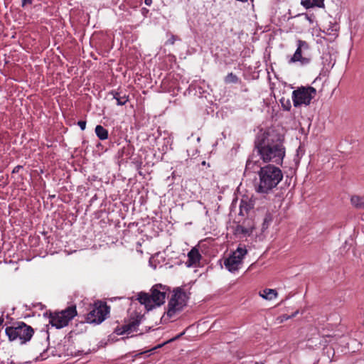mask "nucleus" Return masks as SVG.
<instances>
[{"label": "nucleus", "instance_id": "f257e3e1", "mask_svg": "<svg viewBox=\"0 0 364 364\" xmlns=\"http://www.w3.org/2000/svg\"><path fill=\"white\" fill-rule=\"evenodd\" d=\"M284 136L273 129L261 131L255 142V151L264 163L282 164L285 156Z\"/></svg>", "mask_w": 364, "mask_h": 364}, {"label": "nucleus", "instance_id": "f03ea898", "mask_svg": "<svg viewBox=\"0 0 364 364\" xmlns=\"http://www.w3.org/2000/svg\"><path fill=\"white\" fill-rule=\"evenodd\" d=\"M259 181L255 185L258 193L268 194L283 178L282 170L274 165H266L258 171Z\"/></svg>", "mask_w": 364, "mask_h": 364}, {"label": "nucleus", "instance_id": "7ed1b4c3", "mask_svg": "<svg viewBox=\"0 0 364 364\" xmlns=\"http://www.w3.org/2000/svg\"><path fill=\"white\" fill-rule=\"evenodd\" d=\"M167 291L166 286L156 284L151 288L150 294L145 292L139 293L137 300L149 311L165 302Z\"/></svg>", "mask_w": 364, "mask_h": 364}, {"label": "nucleus", "instance_id": "20e7f679", "mask_svg": "<svg viewBox=\"0 0 364 364\" xmlns=\"http://www.w3.org/2000/svg\"><path fill=\"white\" fill-rule=\"evenodd\" d=\"M311 48L309 44L303 40L296 41V49L294 53L288 58V63H299L301 66H305L311 61Z\"/></svg>", "mask_w": 364, "mask_h": 364}, {"label": "nucleus", "instance_id": "39448f33", "mask_svg": "<svg viewBox=\"0 0 364 364\" xmlns=\"http://www.w3.org/2000/svg\"><path fill=\"white\" fill-rule=\"evenodd\" d=\"M6 333L10 341L19 340L21 343H25L31 340L33 334V328L21 322L6 328Z\"/></svg>", "mask_w": 364, "mask_h": 364}, {"label": "nucleus", "instance_id": "423d86ee", "mask_svg": "<svg viewBox=\"0 0 364 364\" xmlns=\"http://www.w3.org/2000/svg\"><path fill=\"white\" fill-rule=\"evenodd\" d=\"M187 299L186 294L181 289H178L173 291V294L168 304L166 316L169 318H173L186 305Z\"/></svg>", "mask_w": 364, "mask_h": 364}, {"label": "nucleus", "instance_id": "0eeeda50", "mask_svg": "<svg viewBox=\"0 0 364 364\" xmlns=\"http://www.w3.org/2000/svg\"><path fill=\"white\" fill-rule=\"evenodd\" d=\"M316 95V90L311 86L298 87L292 92V101L295 107L309 105Z\"/></svg>", "mask_w": 364, "mask_h": 364}, {"label": "nucleus", "instance_id": "6e6552de", "mask_svg": "<svg viewBox=\"0 0 364 364\" xmlns=\"http://www.w3.org/2000/svg\"><path fill=\"white\" fill-rule=\"evenodd\" d=\"M109 314V307L102 301H97L87 314L86 321L89 323L100 324L107 318Z\"/></svg>", "mask_w": 364, "mask_h": 364}, {"label": "nucleus", "instance_id": "1a4fd4ad", "mask_svg": "<svg viewBox=\"0 0 364 364\" xmlns=\"http://www.w3.org/2000/svg\"><path fill=\"white\" fill-rule=\"evenodd\" d=\"M247 250L244 246H239L231 255L225 259L224 265L230 272H236L241 267L242 260L247 255Z\"/></svg>", "mask_w": 364, "mask_h": 364}, {"label": "nucleus", "instance_id": "9d476101", "mask_svg": "<svg viewBox=\"0 0 364 364\" xmlns=\"http://www.w3.org/2000/svg\"><path fill=\"white\" fill-rule=\"evenodd\" d=\"M77 314V311L75 306H69L60 312L55 313L50 316V323L56 327L61 328L66 326L69 321L73 318Z\"/></svg>", "mask_w": 364, "mask_h": 364}, {"label": "nucleus", "instance_id": "9b49d317", "mask_svg": "<svg viewBox=\"0 0 364 364\" xmlns=\"http://www.w3.org/2000/svg\"><path fill=\"white\" fill-rule=\"evenodd\" d=\"M339 26L336 23L329 21L322 32L329 36L330 41H333L338 36Z\"/></svg>", "mask_w": 364, "mask_h": 364}, {"label": "nucleus", "instance_id": "f8f14e48", "mask_svg": "<svg viewBox=\"0 0 364 364\" xmlns=\"http://www.w3.org/2000/svg\"><path fill=\"white\" fill-rule=\"evenodd\" d=\"M139 322L137 320L132 321L127 324H125L122 326V331L120 328L116 330V333L118 335H122L124 333H132L136 331L137 328L139 326Z\"/></svg>", "mask_w": 364, "mask_h": 364}, {"label": "nucleus", "instance_id": "ddd939ff", "mask_svg": "<svg viewBox=\"0 0 364 364\" xmlns=\"http://www.w3.org/2000/svg\"><path fill=\"white\" fill-rule=\"evenodd\" d=\"M188 266L196 265L200 260L201 255L196 248H193L188 254Z\"/></svg>", "mask_w": 364, "mask_h": 364}, {"label": "nucleus", "instance_id": "4468645a", "mask_svg": "<svg viewBox=\"0 0 364 364\" xmlns=\"http://www.w3.org/2000/svg\"><path fill=\"white\" fill-rule=\"evenodd\" d=\"M259 295L266 300H273L278 296L277 291L272 289H265L259 292Z\"/></svg>", "mask_w": 364, "mask_h": 364}, {"label": "nucleus", "instance_id": "2eb2a0df", "mask_svg": "<svg viewBox=\"0 0 364 364\" xmlns=\"http://www.w3.org/2000/svg\"><path fill=\"white\" fill-rule=\"evenodd\" d=\"M301 4L306 9L314 6L323 8L324 6V0H301Z\"/></svg>", "mask_w": 364, "mask_h": 364}, {"label": "nucleus", "instance_id": "dca6fc26", "mask_svg": "<svg viewBox=\"0 0 364 364\" xmlns=\"http://www.w3.org/2000/svg\"><path fill=\"white\" fill-rule=\"evenodd\" d=\"M112 95H113L114 99H115L117 101V105H124L129 100V96L125 94L123 95H121V94L119 92H112Z\"/></svg>", "mask_w": 364, "mask_h": 364}, {"label": "nucleus", "instance_id": "f3484780", "mask_svg": "<svg viewBox=\"0 0 364 364\" xmlns=\"http://www.w3.org/2000/svg\"><path fill=\"white\" fill-rule=\"evenodd\" d=\"M95 133L97 137L101 140H105L108 138V131L101 125H97Z\"/></svg>", "mask_w": 364, "mask_h": 364}, {"label": "nucleus", "instance_id": "a211bd4d", "mask_svg": "<svg viewBox=\"0 0 364 364\" xmlns=\"http://www.w3.org/2000/svg\"><path fill=\"white\" fill-rule=\"evenodd\" d=\"M353 206L358 209L364 210V198L358 196H352L350 199Z\"/></svg>", "mask_w": 364, "mask_h": 364}, {"label": "nucleus", "instance_id": "6ab92c4d", "mask_svg": "<svg viewBox=\"0 0 364 364\" xmlns=\"http://www.w3.org/2000/svg\"><path fill=\"white\" fill-rule=\"evenodd\" d=\"M272 222V217L270 214H266L262 225V231L266 230Z\"/></svg>", "mask_w": 364, "mask_h": 364}, {"label": "nucleus", "instance_id": "aec40b11", "mask_svg": "<svg viewBox=\"0 0 364 364\" xmlns=\"http://www.w3.org/2000/svg\"><path fill=\"white\" fill-rule=\"evenodd\" d=\"M255 164V161L253 160V158L249 159L246 163V168L252 169Z\"/></svg>", "mask_w": 364, "mask_h": 364}, {"label": "nucleus", "instance_id": "412c9836", "mask_svg": "<svg viewBox=\"0 0 364 364\" xmlns=\"http://www.w3.org/2000/svg\"><path fill=\"white\" fill-rule=\"evenodd\" d=\"M237 77L232 73L229 74L226 77V82H235L236 81Z\"/></svg>", "mask_w": 364, "mask_h": 364}, {"label": "nucleus", "instance_id": "4be33fe9", "mask_svg": "<svg viewBox=\"0 0 364 364\" xmlns=\"http://www.w3.org/2000/svg\"><path fill=\"white\" fill-rule=\"evenodd\" d=\"M77 124L82 130H84L86 127V122L85 121H79L77 122Z\"/></svg>", "mask_w": 364, "mask_h": 364}, {"label": "nucleus", "instance_id": "5701e85b", "mask_svg": "<svg viewBox=\"0 0 364 364\" xmlns=\"http://www.w3.org/2000/svg\"><path fill=\"white\" fill-rule=\"evenodd\" d=\"M176 41V37L174 36H172L171 37V38L168 40V42L171 43V44H173L174 42Z\"/></svg>", "mask_w": 364, "mask_h": 364}, {"label": "nucleus", "instance_id": "b1692460", "mask_svg": "<svg viewBox=\"0 0 364 364\" xmlns=\"http://www.w3.org/2000/svg\"><path fill=\"white\" fill-rule=\"evenodd\" d=\"M23 6L31 4V0H22Z\"/></svg>", "mask_w": 364, "mask_h": 364}, {"label": "nucleus", "instance_id": "393cba45", "mask_svg": "<svg viewBox=\"0 0 364 364\" xmlns=\"http://www.w3.org/2000/svg\"><path fill=\"white\" fill-rule=\"evenodd\" d=\"M144 2L147 6H150L152 3V0H144Z\"/></svg>", "mask_w": 364, "mask_h": 364}, {"label": "nucleus", "instance_id": "a878e982", "mask_svg": "<svg viewBox=\"0 0 364 364\" xmlns=\"http://www.w3.org/2000/svg\"><path fill=\"white\" fill-rule=\"evenodd\" d=\"M2 323V320L0 319V326L1 325Z\"/></svg>", "mask_w": 364, "mask_h": 364}]
</instances>
